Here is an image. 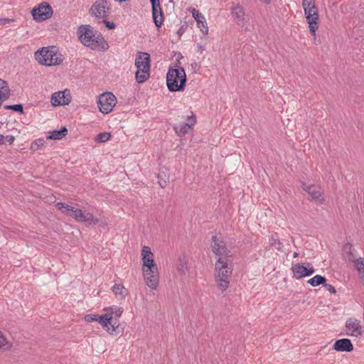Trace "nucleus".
Listing matches in <instances>:
<instances>
[{
  "instance_id": "1",
  "label": "nucleus",
  "mask_w": 364,
  "mask_h": 364,
  "mask_svg": "<svg viewBox=\"0 0 364 364\" xmlns=\"http://www.w3.org/2000/svg\"><path fill=\"white\" fill-rule=\"evenodd\" d=\"M79 39L85 46L92 50H103L108 48V44L102 36L95 31L90 25L80 26L78 29Z\"/></svg>"
},
{
  "instance_id": "2",
  "label": "nucleus",
  "mask_w": 364,
  "mask_h": 364,
  "mask_svg": "<svg viewBox=\"0 0 364 364\" xmlns=\"http://www.w3.org/2000/svg\"><path fill=\"white\" fill-rule=\"evenodd\" d=\"M232 269V258L217 259L215 264L214 277L217 287L221 291H224L228 288Z\"/></svg>"
},
{
  "instance_id": "3",
  "label": "nucleus",
  "mask_w": 364,
  "mask_h": 364,
  "mask_svg": "<svg viewBox=\"0 0 364 364\" xmlns=\"http://www.w3.org/2000/svg\"><path fill=\"white\" fill-rule=\"evenodd\" d=\"M56 207L62 212V213L73 218L77 222L87 223L89 225H96L99 222V220L97 218H95L92 213L82 211L78 208H75L74 207L64 203H57Z\"/></svg>"
},
{
  "instance_id": "4",
  "label": "nucleus",
  "mask_w": 364,
  "mask_h": 364,
  "mask_svg": "<svg viewBox=\"0 0 364 364\" xmlns=\"http://www.w3.org/2000/svg\"><path fill=\"white\" fill-rule=\"evenodd\" d=\"M186 82L185 70L180 66L170 68L166 74V85L169 91H183Z\"/></svg>"
},
{
  "instance_id": "5",
  "label": "nucleus",
  "mask_w": 364,
  "mask_h": 364,
  "mask_svg": "<svg viewBox=\"0 0 364 364\" xmlns=\"http://www.w3.org/2000/svg\"><path fill=\"white\" fill-rule=\"evenodd\" d=\"M35 58L40 64L47 66L60 65L63 61V55L55 46L38 50L35 53Z\"/></svg>"
},
{
  "instance_id": "6",
  "label": "nucleus",
  "mask_w": 364,
  "mask_h": 364,
  "mask_svg": "<svg viewBox=\"0 0 364 364\" xmlns=\"http://www.w3.org/2000/svg\"><path fill=\"white\" fill-rule=\"evenodd\" d=\"M302 7L304 11V15L306 18V21L309 24L310 33L314 36V38L316 39V32L318 30L319 25V17L318 9L316 6L315 1L303 0Z\"/></svg>"
},
{
  "instance_id": "7",
  "label": "nucleus",
  "mask_w": 364,
  "mask_h": 364,
  "mask_svg": "<svg viewBox=\"0 0 364 364\" xmlns=\"http://www.w3.org/2000/svg\"><path fill=\"white\" fill-rule=\"evenodd\" d=\"M87 322L98 321L102 328L110 335H117L120 333L119 323L114 321L112 314H87L85 316Z\"/></svg>"
},
{
  "instance_id": "8",
  "label": "nucleus",
  "mask_w": 364,
  "mask_h": 364,
  "mask_svg": "<svg viewBox=\"0 0 364 364\" xmlns=\"http://www.w3.org/2000/svg\"><path fill=\"white\" fill-rule=\"evenodd\" d=\"M137 70L135 79L137 82H144L150 75V55L147 53L139 52L135 60Z\"/></svg>"
},
{
  "instance_id": "9",
  "label": "nucleus",
  "mask_w": 364,
  "mask_h": 364,
  "mask_svg": "<svg viewBox=\"0 0 364 364\" xmlns=\"http://www.w3.org/2000/svg\"><path fill=\"white\" fill-rule=\"evenodd\" d=\"M210 246L217 259L221 258L222 259H225V258H232L231 252L227 248L225 242L220 237H218L216 235L213 236Z\"/></svg>"
},
{
  "instance_id": "10",
  "label": "nucleus",
  "mask_w": 364,
  "mask_h": 364,
  "mask_svg": "<svg viewBox=\"0 0 364 364\" xmlns=\"http://www.w3.org/2000/svg\"><path fill=\"white\" fill-rule=\"evenodd\" d=\"M98 107L103 114L111 112L116 105L117 98L112 92H105L99 96Z\"/></svg>"
},
{
  "instance_id": "11",
  "label": "nucleus",
  "mask_w": 364,
  "mask_h": 364,
  "mask_svg": "<svg viewBox=\"0 0 364 364\" xmlns=\"http://www.w3.org/2000/svg\"><path fill=\"white\" fill-rule=\"evenodd\" d=\"M90 13L98 19L105 18L110 14V3L106 0H97L91 6Z\"/></svg>"
},
{
  "instance_id": "12",
  "label": "nucleus",
  "mask_w": 364,
  "mask_h": 364,
  "mask_svg": "<svg viewBox=\"0 0 364 364\" xmlns=\"http://www.w3.org/2000/svg\"><path fill=\"white\" fill-rule=\"evenodd\" d=\"M52 7L46 2L39 4L37 8H34L31 11L33 18L35 21L41 22L50 18L53 15Z\"/></svg>"
},
{
  "instance_id": "13",
  "label": "nucleus",
  "mask_w": 364,
  "mask_h": 364,
  "mask_svg": "<svg viewBox=\"0 0 364 364\" xmlns=\"http://www.w3.org/2000/svg\"><path fill=\"white\" fill-rule=\"evenodd\" d=\"M72 100L70 92L69 90L59 91L52 95L50 102L53 106L57 107L60 105H67Z\"/></svg>"
},
{
  "instance_id": "14",
  "label": "nucleus",
  "mask_w": 364,
  "mask_h": 364,
  "mask_svg": "<svg viewBox=\"0 0 364 364\" xmlns=\"http://www.w3.org/2000/svg\"><path fill=\"white\" fill-rule=\"evenodd\" d=\"M152 8V17L155 26L159 28L164 22V14L159 0H149Z\"/></svg>"
},
{
  "instance_id": "15",
  "label": "nucleus",
  "mask_w": 364,
  "mask_h": 364,
  "mask_svg": "<svg viewBox=\"0 0 364 364\" xmlns=\"http://www.w3.org/2000/svg\"><path fill=\"white\" fill-rule=\"evenodd\" d=\"M346 333L352 336H362L364 331L360 321L356 318H350L346 322Z\"/></svg>"
},
{
  "instance_id": "16",
  "label": "nucleus",
  "mask_w": 364,
  "mask_h": 364,
  "mask_svg": "<svg viewBox=\"0 0 364 364\" xmlns=\"http://www.w3.org/2000/svg\"><path fill=\"white\" fill-rule=\"evenodd\" d=\"M301 188L309 195V200H315L318 203H323L325 200L323 194L318 190H316L314 185L306 186L305 183L301 182Z\"/></svg>"
},
{
  "instance_id": "17",
  "label": "nucleus",
  "mask_w": 364,
  "mask_h": 364,
  "mask_svg": "<svg viewBox=\"0 0 364 364\" xmlns=\"http://www.w3.org/2000/svg\"><path fill=\"white\" fill-rule=\"evenodd\" d=\"M176 268L178 274L181 277H185L186 273L188 272L190 267L188 258L185 255L178 257L176 263Z\"/></svg>"
},
{
  "instance_id": "18",
  "label": "nucleus",
  "mask_w": 364,
  "mask_h": 364,
  "mask_svg": "<svg viewBox=\"0 0 364 364\" xmlns=\"http://www.w3.org/2000/svg\"><path fill=\"white\" fill-rule=\"evenodd\" d=\"M333 348L336 351L351 352L353 350V345L350 339L341 338L336 341Z\"/></svg>"
},
{
  "instance_id": "19",
  "label": "nucleus",
  "mask_w": 364,
  "mask_h": 364,
  "mask_svg": "<svg viewBox=\"0 0 364 364\" xmlns=\"http://www.w3.org/2000/svg\"><path fill=\"white\" fill-rule=\"evenodd\" d=\"M190 123H179L174 127V129L178 136H184L191 129L193 126L196 124V119L194 116L189 118Z\"/></svg>"
},
{
  "instance_id": "20",
  "label": "nucleus",
  "mask_w": 364,
  "mask_h": 364,
  "mask_svg": "<svg viewBox=\"0 0 364 364\" xmlns=\"http://www.w3.org/2000/svg\"><path fill=\"white\" fill-rule=\"evenodd\" d=\"M192 16L196 21L198 26L200 28V31L204 34H207L208 31V28L205 16L196 9H192Z\"/></svg>"
},
{
  "instance_id": "21",
  "label": "nucleus",
  "mask_w": 364,
  "mask_h": 364,
  "mask_svg": "<svg viewBox=\"0 0 364 364\" xmlns=\"http://www.w3.org/2000/svg\"><path fill=\"white\" fill-rule=\"evenodd\" d=\"M141 256H142V262L143 267H148L157 266L154 259L153 253L151 251L150 247L144 246L141 250Z\"/></svg>"
},
{
  "instance_id": "22",
  "label": "nucleus",
  "mask_w": 364,
  "mask_h": 364,
  "mask_svg": "<svg viewBox=\"0 0 364 364\" xmlns=\"http://www.w3.org/2000/svg\"><path fill=\"white\" fill-rule=\"evenodd\" d=\"M314 272V269L310 263H297V279L308 277Z\"/></svg>"
},
{
  "instance_id": "23",
  "label": "nucleus",
  "mask_w": 364,
  "mask_h": 364,
  "mask_svg": "<svg viewBox=\"0 0 364 364\" xmlns=\"http://www.w3.org/2000/svg\"><path fill=\"white\" fill-rule=\"evenodd\" d=\"M232 14L238 25L245 22V11L242 6L237 5L232 9Z\"/></svg>"
},
{
  "instance_id": "24",
  "label": "nucleus",
  "mask_w": 364,
  "mask_h": 364,
  "mask_svg": "<svg viewBox=\"0 0 364 364\" xmlns=\"http://www.w3.org/2000/svg\"><path fill=\"white\" fill-rule=\"evenodd\" d=\"M112 290L119 299H124L127 295V290L121 284H115Z\"/></svg>"
},
{
  "instance_id": "25",
  "label": "nucleus",
  "mask_w": 364,
  "mask_h": 364,
  "mask_svg": "<svg viewBox=\"0 0 364 364\" xmlns=\"http://www.w3.org/2000/svg\"><path fill=\"white\" fill-rule=\"evenodd\" d=\"M68 134V129L65 127H62L60 130H54L49 134L48 139H61Z\"/></svg>"
},
{
  "instance_id": "26",
  "label": "nucleus",
  "mask_w": 364,
  "mask_h": 364,
  "mask_svg": "<svg viewBox=\"0 0 364 364\" xmlns=\"http://www.w3.org/2000/svg\"><path fill=\"white\" fill-rule=\"evenodd\" d=\"M146 285L151 289H156L159 285V274L144 277Z\"/></svg>"
},
{
  "instance_id": "27",
  "label": "nucleus",
  "mask_w": 364,
  "mask_h": 364,
  "mask_svg": "<svg viewBox=\"0 0 364 364\" xmlns=\"http://www.w3.org/2000/svg\"><path fill=\"white\" fill-rule=\"evenodd\" d=\"M0 96L4 99H9L10 97V89L8 83L2 79H0Z\"/></svg>"
},
{
  "instance_id": "28",
  "label": "nucleus",
  "mask_w": 364,
  "mask_h": 364,
  "mask_svg": "<svg viewBox=\"0 0 364 364\" xmlns=\"http://www.w3.org/2000/svg\"><path fill=\"white\" fill-rule=\"evenodd\" d=\"M326 282V277L318 274L314 276V277L308 280V283L312 287H316L320 284H323L324 282Z\"/></svg>"
},
{
  "instance_id": "29",
  "label": "nucleus",
  "mask_w": 364,
  "mask_h": 364,
  "mask_svg": "<svg viewBox=\"0 0 364 364\" xmlns=\"http://www.w3.org/2000/svg\"><path fill=\"white\" fill-rule=\"evenodd\" d=\"M123 313V309L122 307L113 306L111 308V311L109 313H107L106 314H112L114 320L119 323L117 320Z\"/></svg>"
},
{
  "instance_id": "30",
  "label": "nucleus",
  "mask_w": 364,
  "mask_h": 364,
  "mask_svg": "<svg viewBox=\"0 0 364 364\" xmlns=\"http://www.w3.org/2000/svg\"><path fill=\"white\" fill-rule=\"evenodd\" d=\"M269 245L274 247L277 250H282L283 246L280 241L279 240L277 235L272 236L271 239L269 240Z\"/></svg>"
},
{
  "instance_id": "31",
  "label": "nucleus",
  "mask_w": 364,
  "mask_h": 364,
  "mask_svg": "<svg viewBox=\"0 0 364 364\" xmlns=\"http://www.w3.org/2000/svg\"><path fill=\"white\" fill-rule=\"evenodd\" d=\"M142 269H143L144 277L159 274V270H158L157 266H154V267L149 266L148 267H142Z\"/></svg>"
},
{
  "instance_id": "32",
  "label": "nucleus",
  "mask_w": 364,
  "mask_h": 364,
  "mask_svg": "<svg viewBox=\"0 0 364 364\" xmlns=\"http://www.w3.org/2000/svg\"><path fill=\"white\" fill-rule=\"evenodd\" d=\"M111 137L109 132H102L97 135L95 141L98 143H104L107 141Z\"/></svg>"
},
{
  "instance_id": "33",
  "label": "nucleus",
  "mask_w": 364,
  "mask_h": 364,
  "mask_svg": "<svg viewBox=\"0 0 364 364\" xmlns=\"http://www.w3.org/2000/svg\"><path fill=\"white\" fill-rule=\"evenodd\" d=\"M355 266L359 273V277L364 274V258L360 257L355 261Z\"/></svg>"
},
{
  "instance_id": "34",
  "label": "nucleus",
  "mask_w": 364,
  "mask_h": 364,
  "mask_svg": "<svg viewBox=\"0 0 364 364\" xmlns=\"http://www.w3.org/2000/svg\"><path fill=\"white\" fill-rule=\"evenodd\" d=\"M5 109H11L15 112H20L21 114L23 113V107L21 104L18 105H5L4 106Z\"/></svg>"
},
{
  "instance_id": "35",
  "label": "nucleus",
  "mask_w": 364,
  "mask_h": 364,
  "mask_svg": "<svg viewBox=\"0 0 364 364\" xmlns=\"http://www.w3.org/2000/svg\"><path fill=\"white\" fill-rule=\"evenodd\" d=\"M5 346H6L7 349H9L11 348V345L7 341L2 332L0 331V348H2Z\"/></svg>"
},
{
  "instance_id": "36",
  "label": "nucleus",
  "mask_w": 364,
  "mask_h": 364,
  "mask_svg": "<svg viewBox=\"0 0 364 364\" xmlns=\"http://www.w3.org/2000/svg\"><path fill=\"white\" fill-rule=\"evenodd\" d=\"M44 143V140L42 139H38L33 141L31 144V149L33 150H37L40 146H43Z\"/></svg>"
},
{
  "instance_id": "37",
  "label": "nucleus",
  "mask_w": 364,
  "mask_h": 364,
  "mask_svg": "<svg viewBox=\"0 0 364 364\" xmlns=\"http://www.w3.org/2000/svg\"><path fill=\"white\" fill-rule=\"evenodd\" d=\"M348 247H349V252H348V260L353 261L355 263V261L356 259H355V256L353 255V254L351 252V250L353 248V245L351 244H350V243H348L346 245L345 248L346 249Z\"/></svg>"
},
{
  "instance_id": "38",
  "label": "nucleus",
  "mask_w": 364,
  "mask_h": 364,
  "mask_svg": "<svg viewBox=\"0 0 364 364\" xmlns=\"http://www.w3.org/2000/svg\"><path fill=\"white\" fill-rule=\"evenodd\" d=\"M98 22H102L105 25V26L110 30L114 29L116 27V25L114 22H111L105 19H103L102 21H99Z\"/></svg>"
},
{
  "instance_id": "39",
  "label": "nucleus",
  "mask_w": 364,
  "mask_h": 364,
  "mask_svg": "<svg viewBox=\"0 0 364 364\" xmlns=\"http://www.w3.org/2000/svg\"><path fill=\"white\" fill-rule=\"evenodd\" d=\"M323 285L331 294H335L336 292L335 287H333L332 285H331L329 284H326V282H324V284Z\"/></svg>"
},
{
  "instance_id": "40",
  "label": "nucleus",
  "mask_w": 364,
  "mask_h": 364,
  "mask_svg": "<svg viewBox=\"0 0 364 364\" xmlns=\"http://www.w3.org/2000/svg\"><path fill=\"white\" fill-rule=\"evenodd\" d=\"M15 140V137L13 135H7L5 136V144L7 142L9 144H12Z\"/></svg>"
},
{
  "instance_id": "41",
  "label": "nucleus",
  "mask_w": 364,
  "mask_h": 364,
  "mask_svg": "<svg viewBox=\"0 0 364 364\" xmlns=\"http://www.w3.org/2000/svg\"><path fill=\"white\" fill-rule=\"evenodd\" d=\"M4 139H5V136L0 134V145L5 144Z\"/></svg>"
},
{
  "instance_id": "42",
  "label": "nucleus",
  "mask_w": 364,
  "mask_h": 364,
  "mask_svg": "<svg viewBox=\"0 0 364 364\" xmlns=\"http://www.w3.org/2000/svg\"><path fill=\"white\" fill-rule=\"evenodd\" d=\"M291 269L293 272L294 276H295L296 275V264H292Z\"/></svg>"
},
{
  "instance_id": "43",
  "label": "nucleus",
  "mask_w": 364,
  "mask_h": 364,
  "mask_svg": "<svg viewBox=\"0 0 364 364\" xmlns=\"http://www.w3.org/2000/svg\"><path fill=\"white\" fill-rule=\"evenodd\" d=\"M360 279L364 286V273L363 274H361V276H360Z\"/></svg>"
},
{
  "instance_id": "44",
  "label": "nucleus",
  "mask_w": 364,
  "mask_h": 364,
  "mask_svg": "<svg viewBox=\"0 0 364 364\" xmlns=\"http://www.w3.org/2000/svg\"><path fill=\"white\" fill-rule=\"evenodd\" d=\"M7 99H4L3 98V97L0 96V106L2 104V102L4 101V100H6Z\"/></svg>"
},
{
  "instance_id": "45",
  "label": "nucleus",
  "mask_w": 364,
  "mask_h": 364,
  "mask_svg": "<svg viewBox=\"0 0 364 364\" xmlns=\"http://www.w3.org/2000/svg\"><path fill=\"white\" fill-rule=\"evenodd\" d=\"M198 49L200 51V53H202L204 50V48L202 46H198Z\"/></svg>"
},
{
  "instance_id": "46",
  "label": "nucleus",
  "mask_w": 364,
  "mask_h": 364,
  "mask_svg": "<svg viewBox=\"0 0 364 364\" xmlns=\"http://www.w3.org/2000/svg\"><path fill=\"white\" fill-rule=\"evenodd\" d=\"M165 184H166V182L164 181V183H160V186L161 187L164 188L165 186Z\"/></svg>"
},
{
  "instance_id": "47",
  "label": "nucleus",
  "mask_w": 364,
  "mask_h": 364,
  "mask_svg": "<svg viewBox=\"0 0 364 364\" xmlns=\"http://www.w3.org/2000/svg\"><path fill=\"white\" fill-rule=\"evenodd\" d=\"M169 3L174 4L173 0H169Z\"/></svg>"
},
{
  "instance_id": "48",
  "label": "nucleus",
  "mask_w": 364,
  "mask_h": 364,
  "mask_svg": "<svg viewBox=\"0 0 364 364\" xmlns=\"http://www.w3.org/2000/svg\"><path fill=\"white\" fill-rule=\"evenodd\" d=\"M178 33L179 35H181V28L178 30Z\"/></svg>"
},
{
  "instance_id": "49",
  "label": "nucleus",
  "mask_w": 364,
  "mask_h": 364,
  "mask_svg": "<svg viewBox=\"0 0 364 364\" xmlns=\"http://www.w3.org/2000/svg\"><path fill=\"white\" fill-rule=\"evenodd\" d=\"M293 257H296V252H294V253H293Z\"/></svg>"
},
{
  "instance_id": "50",
  "label": "nucleus",
  "mask_w": 364,
  "mask_h": 364,
  "mask_svg": "<svg viewBox=\"0 0 364 364\" xmlns=\"http://www.w3.org/2000/svg\"><path fill=\"white\" fill-rule=\"evenodd\" d=\"M269 1H270L269 0L265 1L266 3H269Z\"/></svg>"
}]
</instances>
